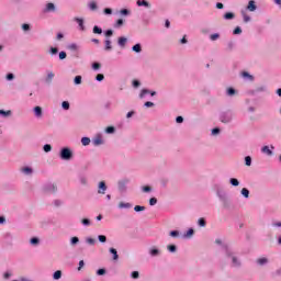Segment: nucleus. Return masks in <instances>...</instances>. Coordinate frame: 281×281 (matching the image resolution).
I'll return each mask as SVG.
<instances>
[{"label":"nucleus","mask_w":281,"mask_h":281,"mask_svg":"<svg viewBox=\"0 0 281 281\" xmlns=\"http://www.w3.org/2000/svg\"><path fill=\"white\" fill-rule=\"evenodd\" d=\"M59 157L64 161H69L74 157V153L71 151V149L69 147H64V148H61V150L59 153Z\"/></svg>","instance_id":"f257e3e1"},{"label":"nucleus","mask_w":281,"mask_h":281,"mask_svg":"<svg viewBox=\"0 0 281 281\" xmlns=\"http://www.w3.org/2000/svg\"><path fill=\"white\" fill-rule=\"evenodd\" d=\"M225 255L227 258L232 259L233 267H240V260L238 257L234 256V252H232V249L229 247H225Z\"/></svg>","instance_id":"f03ea898"},{"label":"nucleus","mask_w":281,"mask_h":281,"mask_svg":"<svg viewBox=\"0 0 281 281\" xmlns=\"http://www.w3.org/2000/svg\"><path fill=\"white\" fill-rule=\"evenodd\" d=\"M220 121L223 124H229L232 122V112H223L220 114Z\"/></svg>","instance_id":"7ed1b4c3"},{"label":"nucleus","mask_w":281,"mask_h":281,"mask_svg":"<svg viewBox=\"0 0 281 281\" xmlns=\"http://www.w3.org/2000/svg\"><path fill=\"white\" fill-rule=\"evenodd\" d=\"M56 186H54V184H52V183H47V184H45L44 186V191L45 192H48V193H54V192H56Z\"/></svg>","instance_id":"20e7f679"},{"label":"nucleus","mask_w":281,"mask_h":281,"mask_svg":"<svg viewBox=\"0 0 281 281\" xmlns=\"http://www.w3.org/2000/svg\"><path fill=\"white\" fill-rule=\"evenodd\" d=\"M99 194H106V182L101 181L99 183V190H98Z\"/></svg>","instance_id":"39448f33"},{"label":"nucleus","mask_w":281,"mask_h":281,"mask_svg":"<svg viewBox=\"0 0 281 281\" xmlns=\"http://www.w3.org/2000/svg\"><path fill=\"white\" fill-rule=\"evenodd\" d=\"M257 8L258 7L256 5V1L250 0L248 2L247 10H249V12H256Z\"/></svg>","instance_id":"423d86ee"},{"label":"nucleus","mask_w":281,"mask_h":281,"mask_svg":"<svg viewBox=\"0 0 281 281\" xmlns=\"http://www.w3.org/2000/svg\"><path fill=\"white\" fill-rule=\"evenodd\" d=\"M44 12H56V5L54 3L49 2L46 4Z\"/></svg>","instance_id":"0eeeda50"},{"label":"nucleus","mask_w":281,"mask_h":281,"mask_svg":"<svg viewBox=\"0 0 281 281\" xmlns=\"http://www.w3.org/2000/svg\"><path fill=\"white\" fill-rule=\"evenodd\" d=\"M92 144L94 146H102V144H104V140L102 139V136H97L95 138H93Z\"/></svg>","instance_id":"6e6552de"},{"label":"nucleus","mask_w":281,"mask_h":281,"mask_svg":"<svg viewBox=\"0 0 281 281\" xmlns=\"http://www.w3.org/2000/svg\"><path fill=\"white\" fill-rule=\"evenodd\" d=\"M120 210H131V207H133V204L128 203V202H121L119 204Z\"/></svg>","instance_id":"1a4fd4ad"},{"label":"nucleus","mask_w":281,"mask_h":281,"mask_svg":"<svg viewBox=\"0 0 281 281\" xmlns=\"http://www.w3.org/2000/svg\"><path fill=\"white\" fill-rule=\"evenodd\" d=\"M33 111H34L35 117H43V108L35 106Z\"/></svg>","instance_id":"9d476101"},{"label":"nucleus","mask_w":281,"mask_h":281,"mask_svg":"<svg viewBox=\"0 0 281 281\" xmlns=\"http://www.w3.org/2000/svg\"><path fill=\"white\" fill-rule=\"evenodd\" d=\"M136 5H138V8H150V3H148L146 0H137Z\"/></svg>","instance_id":"9b49d317"},{"label":"nucleus","mask_w":281,"mask_h":281,"mask_svg":"<svg viewBox=\"0 0 281 281\" xmlns=\"http://www.w3.org/2000/svg\"><path fill=\"white\" fill-rule=\"evenodd\" d=\"M146 93H150V95H157V92H155V91H150L148 89H143L140 91L139 98H144V95H146Z\"/></svg>","instance_id":"f8f14e48"},{"label":"nucleus","mask_w":281,"mask_h":281,"mask_svg":"<svg viewBox=\"0 0 281 281\" xmlns=\"http://www.w3.org/2000/svg\"><path fill=\"white\" fill-rule=\"evenodd\" d=\"M261 153H263L265 155H268L269 157H271V155H273V150H271V149L269 148V146H263V147L261 148Z\"/></svg>","instance_id":"ddd939ff"},{"label":"nucleus","mask_w":281,"mask_h":281,"mask_svg":"<svg viewBox=\"0 0 281 281\" xmlns=\"http://www.w3.org/2000/svg\"><path fill=\"white\" fill-rule=\"evenodd\" d=\"M75 21L78 23L80 30L85 32V21L80 18H76Z\"/></svg>","instance_id":"4468645a"},{"label":"nucleus","mask_w":281,"mask_h":281,"mask_svg":"<svg viewBox=\"0 0 281 281\" xmlns=\"http://www.w3.org/2000/svg\"><path fill=\"white\" fill-rule=\"evenodd\" d=\"M104 44H105V47H104L105 52H111V49H113V45H111V40H105Z\"/></svg>","instance_id":"2eb2a0df"},{"label":"nucleus","mask_w":281,"mask_h":281,"mask_svg":"<svg viewBox=\"0 0 281 281\" xmlns=\"http://www.w3.org/2000/svg\"><path fill=\"white\" fill-rule=\"evenodd\" d=\"M60 278H63V271L60 270L55 271L53 274V280H60Z\"/></svg>","instance_id":"dca6fc26"},{"label":"nucleus","mask_w":281,"mask_h":281,"mask_svg":"<svg viewBox=\"0 0 281 281\" xmlns=\"http://www.w3.org/2000/svg\"><path fill=\"white\" fill-rule=\"evenodd\" d=\"M119 46L120 47H126L127 40L126 37H119Z\"/></svg>","instance_id":"f3484780"},{"label":"nucleus","mask_w":281,"mask_h":281,"mask_svg":"<svg viewBox=\"0 0 281 281\" xmlns=\"http://www.w3.org/2000/svg\"><path fill=\"white\" fill-rule=\"evenodd\" d=\"M88 8H89V10L95 11V10H98V3H95V1H90L88 3Z\"/></svg>","instance_id":"a211bd4d"},{"label":"nucleus","mask_w":281,"mask_h":281,"mask_svg":"<svg viewBox=\"0 0 281 281\" xmlns=\"http://www.w3.org/2000/svg\"><path fill=\"white\" fill-rule=\"evenodd\" d=\"M110 254L113 255V260L120 259V255H117V250L115 248H110Z\"/></svg>","instance_id":"6ab92c4d"},{"label":"nucleus","mask_w":281,"mask_h":281,"mask_svg":"<svg viewBox=\"0 0 281 281\" xmlns=\"http://www.w3.org/2000/svg\"><path fill=\"white\" fill-rule=\"evenodd\" d=\"M81 144H82V146H89V144H91V138L90 137H82L81 138Z\"/></svg>","instance_id":"aec40b11"},{"label":"nucleus","mask_w":281,"mask_h":281,"mask_svg":"<svg viewBox=\"0 0 281 281\" xmlns=\"http://www.w3.org/2000/svg\"><path fill=\"white\" fill-rule=\"evenodd\" d=\"M132 49L136 53V54H140L142 52V44H136L132 47Z\"/></svg>","instance_id":"412c9836"},{"label":"nucleus","mask_w":281,"mask_h":281,"mask_svg":"<svg viewBox=\"0 0 281 281\" xmlns=\"http://www.w3.org/2000/svg\"><path fill=\"white\" fill-rule=\"evenodd\" d=\"M22 172H24V175H32L34 170L31 167H24L22 168Z\"/></svg>","instance_id":"4be33fe9"},{"label":"nucleus","mask_w":281,"mask_h":281,"mask_svg":"<svg viewBox=\"0 0 281 281\" xmlns=\"http://www.w3.org/2000/svg\"><path fill=\"white\" fill-rule=\"evenodd\" d=\"M229 183L234 187L240 186V182L236 178H231Z\"/></svg>","instance_id":"5701e85b"},{"label":"nucleus","mask_w":281,"mask_h":281,"mask_svg":"<svg viewBox=\"0 0 281 281\" xmlns=\"http://www.w3.org/2000/svg\"><path fill=\"white\" fill-rule=\"evenodd\" d=\"M267 262H269V260L267 258H259L257 260V263H259L261 267L267 265Z\"/></svg>","instance_id":"b1692460"},{"label":"nucleus","mask_w":281,"mask_h":281,"mask_svg":"<svg viewBox=\"0 0 281 281\" xmlns=\"http://www.w3.org/2000/svg\"><path fill=\"white\" fill-rule=\"evenodd\" d=\"M149 254H150V256H153V257L159 256V249H157V248H151V249L149 250Z\"/></svg>","instance_id":"393cba45"},{"label":"nucleus","mask_w":281,"mask_h":281,"mask_svg":"<svg viewBox=\"0 0 281 281\" xmlns=\"http://www.w3.org/2000/svg\"><path fill=\"white\" fill-rule=\"evenodd\" d=\"M224 19H225L226 21H229V20L234 19V13H232V12L225 13V14H224Z\"/></svg>","instance_id":"a878e982"},{"label":"nucleus","mask_w":281,"mask_h":281,"mask_svg":"<svg viewBox=\"0 0 281 281\" xmlns=\"http://www.w3.org/2000/svg\"><path fill=\"white\" fill-rule=\"evenodd\" d=\"M0 115H3L4 117H8L9 115H12V111H4V110H0Z\"/></svg>","instance_id":"bb28decb"},{"label":"nucleus","mask_w":281,"mask_h":281,"mask_svg":"<svg viewBox=\"0 0 281 281\" xmlns=\"http://www.w3.org/2000/svg\"><path fill=\"white\" fill-rule=\"evenodd\" d=\"M74 82H75V85H82V77L76 76Z\"/></svg>","instance_id":"cd10ccee"},{"label":"nucleus","mask_w":281,"mask_h":281,"mask_svg":"<svg viewBox=\"0 0 281 281\" xmlns=\"http://www.w3.org/2000/svg\"><path fill=\"white\" fill-rule=\"evenodd\" d=\"M93 34H102V29L99 27L98 25L93 26Z\"/></svg>","instance_id":"c85d7f7f"},{"label":"nucleus","mask_w":281,"mask_h":281,"mask_svg":"<svg viewBox=\"0 0 281 281\" xmlns=\"http://www.w3.org/2000/svg\"><path fill=\"white\" fill-rule=\"evenodd\" d=\"M241 194L243 196H245V199H249V191L247 190V188L241 189Z\"/></svg>","instance_id":"c756f323"},{"label":"nucleus","mask_w":281,"mask_h":281,"mask_svg":"<svg viewBox=\"0 0 281 281\" xmlns=\"http://www.w3.org/2000/svg\"><path fill=\"white\" fill-rule=\"evenodd\" d=\"M53 79H54V72L49 71L46 77V82H52Z\"/></svg>","instance_id":"7c9ffc66"},{"label":"nucleus","mask_w":281,"mask_h":281,"mask_svg":"<svg viewBox=\"0 0 281 281\" xmlns=\"http://www.w3.org/2000/svg\"><path fill=\"white\" fill-rule=\"evenodd\" d=\"M198 225H200V227H205V225H206L205 218H203V217L199 218Z\"/></svg>","instance_id":"2f4dec72"},{"label":"nucleus","mask_w":281,"mask_h":281,"mask_svg":"<svg viewBox=\"0 0 281 281\" xmlns=\"http://www.w3.org/2000/svg\"><path fill=\"white\" fill-rule=\"evenodd\" d=\"M194 235V229L190 228L186 234H184V238H190V236Z\"/></svg>","instance_id":"473e14b6"},{"label":"nucleus","mask_w":281,"mask_h":281,"mask_svg":"<svg viewBox=\"0 0 281 281\" xmlns=\"http://www.w3.org/2000/svg\"><path fill=\"white\" fill-rule=\"evenodd\" d=\"M167 249H168V251H170L171 254H175V251H177V246H175V245H169V246L167 247Z\"/></svg>","instance_id":"72a5a7b5"},{"label":"nucleus","mask_w":281,"mask_h":281,"mask_svg":"<svg viewBox=\"0 0 281 281\" xmlns=\"http://www.w3.org/2000/svg\"><path fill=\"white\" fill-rule=\"evenodd\" d=\"M81 223H82V225H85L86 227H89V225H91V220H89V218H83V220L81 221Z\"/></svg>","instance_id":"f704fd0d"},{"label":"nucleus","mask_w":281,"mask_h":281,"mask_svg":"<svg viewBox=\"0 0 281 281\" xmlns=\"http://www.w3.org/2000/svg\"><path fill=\"white\" fill-rule=\"evenodd\" d=\"M122 25H124V20L119 19L114 25V27H122Z\"/></svg>","instance_id":"c9c22d12"},{"label":"nucleus","mask_w":281,"mask_h":281,"mask_svg":"<svg viewBox=\"0 0 281 281\" xmlns=\"http://www.w3.org/2000/svg\"><path fill=\"white\" fill-rule=\"evenodd\" d=\"M217 38H221V35H220L218 33L212 34V35L210 36V40H211V41H217Z\"/></svg>","instance_id":"e433bc0d"},{"label":"nucleus","mask_w":281,"mask_h":281,"mask_svg":"<svg viewBox=\"0 0 281 281\" xmlns=\"http://www.w3.org/2000/svg\"><path fill=\"white\" fill-rule=\"evenodd\" d=\"M61 106H63V109H64L65 111H69V102H68V101H64V102L61 103Z\"/></svg>","instance_id":"4c0bfd02"},{"label":"nucleus","mask_w":281,"mask_h":281,"mask_svg":"<svg viewBox=\"0 0 281 281\" xmlns=\"http://www.w3.org/2000/svg\"><path fill=\"white\" fill-rule=\"evenodd\" d=\"M134 210H135L136 212H144V210H146V206L136 205V206L134 207Z\"/></svg>","instance_id":"58836bf2"},{"label":"nucleus","mask_w":281,"mask_h":281,"mask_svg":"<svg viewBox=\"0 0 281 281\" xmlns=\"http://www.w3.org/2000/svg\"><path fill=\"white\" fill-rule=\"evenodd\" d=\"M44 153H52V145L49 144L44 145Z\"/></svg>","instance_id":"ea45409f"},{"label":"nucleus","mask_w":281,"mask_h":281,"mask_svg":"<svg viewBox=\"0 0 281 281\" xmlns=\"http://www.w3.org/2000/svg\"><path fill=\"white\" fill-rule=\"evenodd\" d=\"M79 181L82 186H87V177L80 176Z\"/></svg>","instance_id":"a19ab883"},{"label":"nucleus","mask_w":281,"mask_h":281,"mask_svg":"<svg viewBox=\"0 0 281 281\" xmlns=\"http://www.w3.org/2000/svg\"><path fill=\"white\" fill-rule=\"evenodd\" d=\"M78 243H80V239H79L78 237H72V238L70 239V244H71V245H78Z\"/></svg>","instance_id":"79ce46f5"},{"label":"nucleus","mask_w":281,"mask_h":281,"mask_svg":"<svg viewBox=\"0 0 281 281\" xmlns=\"http://www.w3.org/2000/svg\"><path fill=\"white\" fill-rule=\"evenodd\" d=\"M104 274H106V270L104 268L97 270V276H104Z\"/></svg>","instance_id":"37998d69"},{"label":"nucleus","mask_w":281,"mask_h":281,"mask_svg":"<svg viewBox=\"0 0 281 281\" xmlns=\"http://www.w3.org/2000/svg\"><path fill=\"white\" fill-rule=\"evenodd\" d=\"M65 58H67V53L64 52V50H61V52L59 53V60H65Z\"/></svg>","instance_id":"c03bdc74"},{"label":"nucleus","mask_w":281,"mask_h":281,"mask_svg":"<svg viewBox=\"0 0 281 281\" xmlns=\"http://www.w3.org/2000/svg\"><path fill=\"white\" fill-rule=\"evenodd\" d=\"M169 236H171L172 238H177V236H179V231H171L169 233Z\"/></svg>","instance_id":"a18cd8bd"},{"label":"nucleus","mask_w":281,"mask_h":281,"mask_svg":"<svg viewBox=\"0 0 281 281\" xmlns=\"http://www.w3.org/2000/svg\"><path fill=\"white\" fill-rule=\"evenodd\" d=\"M245 164H246V166H251V157L250 156L245 157Z\"/></svg>","instance_id":"49530a36"},{"label":"nucleus","mask_w":281,"mask_h":281,"mask_svg":"<svg viewBox=\"0 0 281 281\" xmlns=\"http://www.w3.org/2000/svg\"><path fill=\"white\" fill-rule=\"evenodd\" d=\"M121 14H122L123 16H128V14H131V11H128L127 9H122V10H121Z\"/></svg>","instance_id":"de8ad7c7"},{"label":"nucleus","mask_w":281,"mask_h":281,"mask_svg":"<svg viewBox=\"0 0 281 281\" xmlns=\"http://www.w3.org/2000/svg\"><path fill=\"white\" fill-rule=\"evenodd\" d=\"M256 91H257L258 93H262L263 91H267V87H265V86L258 87V88L256 89Z\"/></svg>","instance_id":"09e8293b"},{"label":"nucleus","mask_w":281,"mask_h":281,"mask_svg":"<svg viewBox=\"0 0 281 281\" xmlns=\"http://www.w3.org/2000/svg\"><path fill=\"white\" fill-rule=\"evenodd\" d=\"M105 132H106L108 134L115 133V127L109 126V127H106Z\"/></svg>","instance_id":"8fccbe9b"},{"label":"nucleus","mask_w":281,"mask_h":281,"mask_svg":"<svg viewBox=\"0 0 281 281\" xmlns=\"http://www.w3.org/2000/svg\"><path fill=\"white\" fill-rule=\"evenodd\" d=\"M95 80H98V82H102V80H104V75L102 74L97 75Z\"/></svg>","instance_id":"3c124183"},{"label":"nucleus","mask_w":281,"mask_h":281,"mask_svg":"<svg viewBox=\"0 0 281 281\" xmlns=\"http://www.w3.org/2000/svg\"><path fill=\"white\" fill-rule=\"evenodd\" d=\"M86 241L88 243V245H95V239L91 238V237H88L86 239Z\"/></svg>","instance_id":"603ef678"},{"label":"nucleus","mask_w":281,"mask_h":281,"mask_svg":"<svg viewBox=\"0 0 281 281\" xmlns=\"http://www.w3.org/2000/svg\"><path fill=\"white\" fill-rule=\"evenodd\" d=\"M233 34H243V29L240 26H237L234 31Z\"/></svg>","instance_id":"864d4df0"},{"label":"nucleus","mask_w":281,"mask_h":281,"mask_svg":"<svg viewBox=\"0 0 281 281\" xmlns=\"http://www.w3.org/2000/svg\"><path fill=\"white\" fill-rule=\"evenodd\" d=\"M40 240L37 237L31 238V245H38Z\"/></svg>","instance_id":"5fc2aeb1"},{"label":"nucleus","mask_w":281,"mask_h":281,"mask_svg":"<svg viewBox=\"0 0 281 281\" xmlns=\"http://www.w3.org/2000/svg\"><path fill=\"white\" fill-rule=\"evenodd\" d=\"M98 238H99V241H100V243H106V236H104V235H99Z\"/></svg>","instance_id":"6e6d98bb"},{"label":"nucleus","mask_w":281,"mask_h":281,"mask_svg":"<svg viewBox=\"0 0 281 281\" xmlns=\"http://www.w3.org/2000/svg\"><path fill=\"white\" fill-rule=\"evenodd\" d=\"M234 93H236V90L234 88L227 89V95H234Z\"/></svg>","instance_id":"4d7b16f0"},{"label":"nucleus","mask_w":281,"mask_h":281,"mask_svg":"<svg viewBox=\"0 0 281 281\" xmlns=\"http://www.w3.org/2000/svg\"><path fill=\"white\" fill-rule=\"evenodd\" d=\"M149 205H157V198H150Z\"/></svg>","instance_id":"13d9d810"},{"label":"nucleus","mask_w":281,"mask_h":281,"mask_svg":"<svg viewBox=\"0 0 281 281\" xmlns=\"http://www.w3.org/2000/svg\"><path fill=\"white\" fill-rule=\"evenodd\" d=\"M132 278H133L134 280H137V278H139V272H138V271H133V272H132Z\"/></svg>","instance_id":"bf43d9fd"},{"label":"nucleus","mask_w":281,"mask_h":281,"mask_svg":"<svg viewBox=\"0 0 281 281\" xmlns=\"http://www.w3.org/2000/svg\"><path fill=\"white\" fill-rule=\"evenodd\" d=\"M218 133H221V128L215 127L212 130V135H218Z\"/></svg>","instance_id":"052dcab7"},{"label":"nucleus","mask_w":281,"mask_h":281,"mask_svg":"<svg viewBox=\"0 0 281 281\" xmlns=\"http://www.w3.org/2000/svg\"><path fill=\"white\" fill-rule=\"evenodd\" d=\"M176 122L177 124H183V116H177Z\"/></svg>","instance_id":"680f3d73"},{"label":"nucleus","mask_w":281,"mask_h":281,"mask_svg":"<svg viewBox=\"0 0 281 281\" xmlns=\"http://www.w3.org/2000/svg\"><path fill=\"white\" fill-rule=\"evenodd\" d=\"M92 69H94V71H97V69H100V63H93Z\"/></svg>","instance_id":"e2e57ef3"},{"label":"nucleus","mask_w":281,"mask_h":281,"mask_svg":"<svg viewBox=\"0 0 281 281\" xmlns=\"http://www.w3.org/2000/svg\"><path fill=\"white\" fill-rule=\"evenodd\" d=\"M142 190H143V192H151L153 189L150 187L146 186V187H143Z\"/></svg>","instance_id":"0e129e2a"},{"label":"nucleus","mask_w":281,"mask_h":281,"mask_svg":"<svg viewBox=\"0 0 281 281\" xmlns=\"http://www.w3.org/2000/svg\"><path fill=\"white\" fill-rule=\"evenodd\" d=\"M50 54H53V55L58 54V48L57 47H50Z\"/></svg>","instance_id":"69168bd1"},{"label":"nucleus","mask_w":281,"mask_h":281,"mask_svg":"<svg viewBox=\"0 0 281 281\" xmlns=\"http://www.w3.org/2000/svg\"><path fill=\"white\" fill-rule=\"evenodd\" d=\"M145 106H146L147 109H150V106H155V103H153V102H150V101H147V102H145Z\"/></svg>","instance_id":"338daca9"},{"label":"nucleus","mask_w":281,"mask_h":281,"mask_svg":"<svg viewBox=\"0 0 281 281\" xmlns=\"http://www.w3.org/2000/svg\"><path fill=\"white\" fill-rule=\"evenodd\" d=\"M105 36H113V31L112 30L105 31Z\"/></svg>","instance_id":"774afa93"}]
</instances>
